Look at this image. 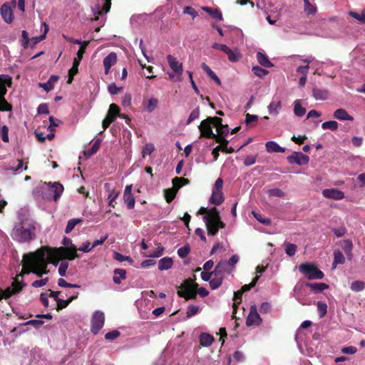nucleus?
<instances>
[{
    "label": "nucleus",
    "mask_w": 365,
    "mask_h": 365,
    "mask_svg": "<svg viewBox=\"0 0 365 365\" xmlns=\"http://www.w3.org/2000/svg\"><path fill=\"white\" fill-rule=\"evenodd\" d=\"M76 251V246L67 249L63 247L58 249L41 247L36 252L25 254L22 260L23 268L20 273L21 278H23L24 275L31 272L38 277H41L47 272L46 268L49 262L56 266L60 259L66 258L69 260H73L79 257Z\"/></svg>",
    "instance_id": "nucleus-1"
},
{
    "label": "nucleus",
    "mask_w": 365,
    "mask_h": 365,
    "mask_svg": "<svg viewBox=\"0 0 365 365\" xmlns=\"http://www.w3.org/2000/svg\"><path fill=\"white\" fill-rule=\"evenodd\" d=\"M35 232V224L31 220L19 217V221L14 224L11 236L18 242H29L34 239Z\"/></svg>",
    "instance_id": "nucleus-2"
},
{
    "label": "nucleus",
    "mask_w": 365,
    "mask_h": 365,
    "mask_svg": "<svg viewBox=\"0 0 365 365\" xmlns=\"http://www.w3.org/2000/svg\"><path fill=\"white\" fill-rule=\"evenodd\" d=\"M197 215H204L202 220L205 223L209 235H215L220 228H224L225 227V223L221 221L218 210L215 207L208 209L201 207L197 212Z\"/></svg>",
    "instance_id": "nucleus-3"
},
{
    "label": "nucleus",
    "mask_w": 365,
    "mask_h": 365,
    "mask_svg": "<svg viewBox=\"0 0 365 365\" xmlns=\"http://www.w3.org/2000/svg\"><path fill=\"white\" fill-rule=\"evenodd\" d=\"M63 191V187L58 182L53 184L43 182L37 187L36 195L42 199L51 201L57 200Z\"/></svg>",
    "instance_id": "nucleus-4"
},
{
    "label": "nucleus",
    "mask_w": 365,
    "mask_h": 365,
    "mask_svg": "<svg viewBox=\"0 0 365 365\" xmlns=\"http://www.w3.org/2000/svg\"><path fill=\"white\" fill-rule=\"evenodd\" d=\"M212 126L215 127L217 130L224 133L220 130V127L222 126V119L217 117H209L200 123L199 126L200 135L208 138H215L216 135L213 133Z\"/></svg>",
    "instance_id": "nucleus-5"
},
{
    "label": "nucleus",
    "mask_w": 365,
    "mask_h": 365,
    "mask_svg": "<svg viewBox=\"0 0 365 365\" xmlns=\"http://www.w3.org/2000/svg\"><path fill=\"white\" fill-rule=\"evenodd\" d=\"M12 78L8 75L0 76V110L1 111L10 110L11 107L6 101L4 96L6 93V86H11Z\"/></svg>",
    "instance_id": "nucleus-6"
},
{
    "label": "nucleus",
    "mask_w": 365,
    "mask_h": 365,
    "mask_svg": "<svg viewBox=\"0 0 365 365\" xmlns=\"http://www.w3.org/2000/svg\"><path fill=\"white\" fill-rule=\"evenodd\" d=\"M299 270L309 279H321L324 277V273L311 263L300 264Z\"/></svg>",
    "instance_id": "nucleus-7"
},
{
    "label": "nucleus",
    "mask_w": 365,
    "mask_h": 365,
    "mask_svg": "<svg viewBox=\"0 0 365 365\" xmlns=\"http://www.w3.org/2000/svg\"><path fill=\"white\" fill-rule=\"evenodd\" d=\"M19 278H21L20 274L12 282L11 287H8L4 291L0 290V301L3 298L7 299L11 297L12 295L19 293L22 289L25 284L21 283L19 281Z\"/></svg>",
    "instance_id": "nucleus-8"
},
{
    "label": "nucleus",
    "mask_w": 365,
    "mask_h": 365,
    "mask_svg": "<svg viewBox=\"0 0 365 365\" xmlns=\"http://www.w3.org/2000/svg\"><path fill=\"white\" fill-rule=\"evenodd\" d=\"M189 182V180L185 178H175L173 180L174 187L172 189H168L165 191L166 201L170 202L175 197V195L178 189L183 185H186Z\"/></svg>",
    "instance_id": "nucleus-9"
},
{
    "label": "nucleus",
    "mask_w": 365,
    "mask_h": 365,
    "mask_svg": "<svg viewBox=\"0 0 365 365\" xmlns=\"http://www.w3.org/2000/svg\"><path fill=\"white\" fill-rule=\"evenodd\" d=\"M105 322L104 313L100 310L96 311L91 318V331L96 334L103 328Z\"/></svg>",
    "instance_id": "nucleus-10"
},
{
    "label": "nucleus",
    "mask_w": 365,
    "mask_h": 365,
    "mask_svg": "<svg viewBox=\"0 0 365 365\" xmlns=\"http://www.w3.org/2000/svg\"><path fill=\"white\" fill-rule=\"evenodd\" d=\"M111 0H101L92 8L93 20L97 21L99 16L107 14L110 9Z\"/></svg>",
    "instance_id": "nucleus-11"
},
{
    "label": "nucleus",
    "mask_w": 365,
    "mask_h": 365,
    "mask_svg": "<svg viewBox=\"0 0 365 365\" xmlns=\"http://www.w3.org/2000/svg\"><path fill=\"white\" fill-rule=\"evenodd\" d=\"M197 284H192L191 283H185L180 290L178 291V294L180 297L185 298L186 300L194 299L196 298Z\"/></svg>",
    "instance_id": "nucleus-12"
},
{
    "label": "nucleus",
    "mask_w": 365,
    "mask_h": 365,
    "mask_svg": "<svg viewBox=\"0 0 365 365\" xmlns=\"http://www.w3.org/2000/svg\"><path fill=\"white\" fill-rule=\"evenodd\" d=\"M262 322V319L257 312V309L255 305L250 307V313L246 319L247 326H257Z\"/></svg>",
    "instance_id": "nucleus-13"
},
{
    "label": "nucleus",
    "mask_w": 365,
    "mask_h": 365,
    "mask_svg": "<svg viewBox=\"0 0 365 365\" xmlns=\"http://www.w3.org/2000/svg\"><path fill=\"white\" fill-rule=\"evenodd\" d=\"M0 14L3 20L7 24H11L14 19L12 6L9 3H4L0 8Z\"/></svg>",
    "instance_id": "nucleus-14"
},
{
    "label": "nucleus",
    "mask_w": 365,
    "mask_h": 365,
    "mask_svg": "<svg viewBox=\"0 0 365 365\" xmlns=\"http://www.w3.org/2000/svg\"><path fill=\"white\" fill-rule=\"evenodd\" d=\"M289 163L297 164L299 165H307L309 161V158L300 152H294L291 155L287 157Z\"/></svg>",
    "instance_id": "nucleus-15"
},
{
    "label": "nucleus",
    "mask_w": 365,
    "mask_h": 365,
    "mask_svg": "<svg viewBox=\"0 0 365 365\" xmlns=\"http://www.w3.org/2000/svg\"><path fill=\"white\" fill-rule=\"evenodd\" d=\"M168 62L170 67V68L177 74L178 78L177 81H180V76L182 74L183 72V67L182 63H180L177 58L171 55H168Z\"/></svg>",
    "instance_id": "nucleus-16"
},
{
    "label": "nucleus",
    "mask_w": 365,
    "mask_h": 365,
    "mask_svg": "<svg viewBox=\"0 0 365 365\" xmlns=\"http://www.w3.org/2000/svg\"><path fill=\"white\" fill-rule=\"evenodd\" d=\"M322 195L326 198L335 200H340L344 197V193L342 191L335 188L325 189L322 191Z\"/></svg>",
    "instance_id": "nucleus-17"
},
{
    "label": "nucleus",
    "mask_w": 365,
    "mask_h": 365,
    "mask_svg": "<svg viewBox=\"0 0 365 365\" xmlns=\"http://www.w3.org/2000/svg\"><path fill=\"white\" fill-rule=\"evenodd\" d=\"M117 62V55L114 52L110 53L106 56L103 61V66L105 68V73L107 75L110 72V68L114 66Z\"/></svg>",
    "instance_id": "nucleus-18"
},
{
    "label": "nucleus",
    "mask_w": 365,
    "mask_h": 365,
    "mask_svg": "<svg viewBox=\"0 0 365 365\" xmlns=\"http://www.w3.org/2000/svg\"><path fill=\"white\" fill-rule=\"evenodd\" d=\"M232 271V269L230 267L226 261L222 260L218 262L214 270L215 275H221L223 274H230Z\"/></svg>",
    "instance_id": "nucleus-19"
},
{
    "label": "nucleus",
    "mask_w": 365,
    "mask_h": 365,
    "mask_svg": "<svg viewBox=\"0 0 365 365\" xmlns=\"http://www.w3.org/2000/svg\"><path fill=\"white\" fill-rule=\"evenodd\" d=\"M104 187L106 190V192H108V199L109 200L108 205L114 207L115 205L113 202L118 197L119 192H117L115 190V189L112 188L109 183H106Z\"/></svg>",
    "instance_id": "nucleus-20"
},
{
    "label": "nucleus",
    "mask_w": 365,
    "mask_h": 365,
    "mask_svg": "<svg viewBox=\"0 0 365 365\" xmlns=\"http://www.w3.org/2000/svg\"><path fill=\"white\" fill-rule=\"evenodd\" d=\"M334 117L339 120L353 121L354 118L350 115L347 111L343 108L336 109L334 114Z\"/></svg>",
    "instance_id": "nucleus-21"
},
{
    "label": "nucleus",
    "mask_w": 365,
    "mask_h": 365,
    "mask_svg": "<svg viewBox=\"0 0 365 365\" xmlns=\"http://www.w3.org/2000/svg\"><path fill=\"white\" fill-rule=\"evenodd\" d=\"M266 150L268 153H284L285 148L281 147L275 141H268L265 144Z\"/></svg>",
    "instance_id": "nucleus-22"
},
{
    "label": "nucleus",
    "mask_w": 365,
    "mask_h": 365,
    "mask_svg": "<svg viewBox=\"0 0 365 365\" xmlns=\"http://www.w3.org/2000/svg\"><path fill=\"white\" fill-rule=\"evenodd\" d=\"M224 199L222 191L212 190L210 198V202L215 205H220L223 202Z\"/></svg>",
    "instance_id": "nucleus-23"
},
{
    "label": "nucleus",
    "mask_w": 365,
    "mask_h": 365,
    "mask_svg": "<svg viewBox=\"0 0 365 365\" xmlns=\"http://www.w3.org/2000/svg\"><path fill=\"white\" fill-rule=\"evenodd\" d=\"M173 265V260L171 257H165L161 258L158 262V269L160 271L168 270Z\"/></svg>",
    "instance_id": "nucleus-24"
},
{
    "label": "nucleus",
    "mask_w": 365,
    "mask_h": 365,
    "mask_svg": "<svg viewBox=\"0 0 365 365\" xmlns=\"http://www.w3.org/2000/svg\"><path fill=\"white\" fill-rule=\"evenodd\" d=\"M58 77L57 76H51L46 83H40L39 86L45 90L46 92L51 91L56 83L58 81Z\"/></svg>",
    "instance_id": "nucleus-25"
},
{
    "label": "nucleus",
    "mask_w": 365,
    "mask_h": 365,
    "mask_svg": "<svg viewBox=\"0 0 365 365\" xmlns=\"http://www.w3.org/2000/svg\"><path fill=\"white\" fill-rule=\"evenodd\" d=\"M257 59L258 63L263 67L272 68L274 66L264 53L258 52L257 53Z\"/></svg>",
    "instance_id": "nucleus-26"
},
{
    "label": "nucleus",
    "mask_w": 365,
    "mask_h": 365,
    "mask_svg": "<svg viewBox=\"0 0 365 365\" xmlns=\"http://www.w3.org/2000/svg\"><path fill=\"white\" fill-rule=\"evenodd\" d=\"M113 281L115 284H120L123 279L126 278V271L123 269H115L113 271Z\"/></svg>",
    "instance_id": "nucleus-27"
},
{
    "label": "nucleus",
    "mask_w": 365,
    "mask_h": 365,
    "mask_svg": "<svg viewBox=\"0 0 365 365\" xmlns=\"http://www.w3.org/2000/svg\"><path fill=\"white\" fill-rule=\"evenodd\" d=\"M199 340L201 346L207 347L212 345L214 338L210 334L202 333L199 336Z\"/></svg>",
    "instance_id": "nucleus-28"
},
{
    "label": "nucleus",
    "mask_w": 365,
    "mask_h": 365,
    "mask_svg": "<svg viewBox=\"0 0 365 365\" xmlns=\"http://www.w3.org/2000/svg\"><path fill=\"white\" fill-rule=\"evenodd\" d=\"M282 108V103L280 101H273L267 106L269 113L270 115H277L279 114Z\"/></svg>",
    "instance_id": "nucleus-29"
},
{
    "label": "nucleus",
    "mask_w": 365,
    "mask_h": 365,
    "mask_svg": "<svg viewBox=\"0 0 365 365\" xmlns=\"http://www.w3.org/2000/svg\"><path fill=\"white\" fill-rule=\"evenodd\" d=\"M144 108L145 109L149 112L151 113L155 110V109L158 106V100L155 98H150L147 101L143 102Z\"/></svg>",
    "instance_id": "nucleus-30"
},
{
    "label": "nucleus",
    "mask_w": 365,
    "mask_h": 365,
    "mask_svg": "<svg viewBox=\"0 0 365 365\" xmlns=\"http://www.w3.org/2000/svg\"><path fill=\"white\" fill-rule=\"evenodd\" d=\"M164 250L165 249L162 245H158L155 249L150 250L148 254H143V256L146 257L158 258L163 255Z\"/></svg>",
    "instance_id": "nucleus-31"
},
{
    "label": "nucleus",
    "mask_w": 365,
    "mask_h": 365,
    "mask_svg": "<svg viewBox=\"0 0 365 365\" xmlns=\"http://www.w3.org/2000/svg\"><path fill=\"white\" fill-rule=\"evenodd\" d=\"M119 113H120V109H119L118 106L115 103H112L110 105L107 116L110 117V118H113V120L115 119V118L117 116L124 118L125 116L123 115H120Z\"/></svg>",
    "instance_id": "nucleus-32"
},
{
    "label": "nucleus",
    "mask_w": 365,
    "mask_h": 365,
    "mask_svg": "<svg viewBox=\"0 0 365 365\" xmlns=\"http://www.w3.org/2000/svg\"><path fill=\"white\" fill-rule=\"evenodd\" d=\"M226 54L227 55L229 61L231 62H237L242 57V55L238 49L232 50L229 48L226 52Z\"/></svg>",
    "instance_id": "nucleus-33"
},
{
    "label": "nucleus",
    "mask_w": 365,
    "mask_h": 365,
    "mask_svg": "<svg viewBox=\"0 0 365 365\" xmlns=\"http://www.w3.org/2000/svg\"><path fill=\"white\" fill-rule=\"evenodd\" d=\"M334 262L332 264L333 269H335L337 264H344L345 262V258L343 253L339 250H336L334 252Z\"/></svg>",
    "instance_id": "nucleus-34"
},
{
    "label": "nucleus",
    "mask_w": 365,
    "mask_h": 365,
    "mask_svg": "<svg viewBox=\"0 0 365 365\" xmlns=\"http://www.w3.org/2000/svg\"><path fill=\"white\" fill-rule=\"evenodd\" d=\"M294 113L298 117H302L306 113V109L302 107L301 101L296 100L294 102Z\"/></svg>",
    "instance_id": "nucleus-35"
},
{
    "label": "nucleus",
    "mask_w": 365,
    "mask_h": 365,
    "mask_svg": "<svg viewBox=\"0 0 365 365\" xmlns=\"http://www.w3.org/2000/svg\"><path fill=\"white\" fill-rule=\"evenodd\" d=\"M312 93L313 96L316 100L324 101L328 98L329 93L326 90L314 88Z\"/></svg>",
    "instance_id": "nucleus-36"
},
{
    "label": "nucleus",
    "mask_w": 365,
    "mask_h": 365,
    "mask_svg": "<svg viewBox=\"0 0 365 365\" xmlns=\"http://www.w3.org/2000/svg\"><path fill=\"white\" fill-rule=\"evenodd\" d=\"M78 292H76L74 295L70 297L68 299L64 300L61 299H58L57 305L58 309H63L66 308L73 299H76L78 297Z\"/></svg>",
    "instance_id": "nucleus-37"
},
{
    "label": "nucleus",
    "mask_w": 365,
    "mask_h": 365,
    "mask_svg": "<svg viewBox=\"0 0 365 365\" xmlns=\"http://www.w3.org/2000/svg\"><path fill=\"white\" fill-rule=\"evenodd\" d=\"M83 56V51H78L77 52V57L74 58L73 66L71 69H72V72L73 73H78V66L80 64L81 61L82 60Z\"/></svg>",
    "instance_id": "nucleus-38"
},
{
    "label": "nucleus",
    "mask_w": 365,
    "mask_h": 365,
    "mask_svg": "<svg viewBox=\"0 0 365 365\" xmlns=\"http://www.w3.org/2000/svg\"><path fill=\"white\" fill-rule=\"evenodd\" d=\"M339 128V124L335 120L326 121L322 124L323 130H336Z\"/></svg>",
    "instance_id": "nucleus-39"
},
{
    "label": "nucleus",
    "mask_w": 365,
    "mask_h": 365,
    "mask_svg": "<svg viewBox=\"0 0 365 365\" xmlns=\"http://www.w3.org/2000/svg\"><path fill=\"white\" fill-rule=\"evenodd\" d=\"M200 307L197 305L190 304L187 307L186 312V318L189 319L198 314Z\"/></svg>",
    "instance_id": "nucleus-40"
},
{
    "label": "nucleus",
    "mask_w": 365,
    "mask_h": 365,
    "mask_svg": "<svg viewBox=\"0 0 365 365\" xmlns=\"http://www.w3.org/2000/svg\"><path fill=\"white\" fill-rule=\"evenodd\" d=\"M307 286L310 287L314 291L322 292L328 288V285L324 283H307Z\"/></svg>",
    "instance_id": "nucleus-41"
},
{
    "label": "nucleus",
    "mask_w": 365,
    "mask_h": 365,
    "mask_svg": "<svg viewBox=\"0 0 365 365\" xmlns=\"http://www.w3.org/2000/svg\"><path fill=\"white\" fill-rule=\"evenodd\" d=\"M285 252L289 257H292L295 255L297 247L295 244L284 242Z\"/></svg>",
    "instance_id": "nucleus-42"
},
{
    "label": "nucleus",
    "mask_w": 365,
    "mask_h": 365,
    "mask_svg": "<svg viewBox=\"0 0 365 365\" xmlns=\"http://www.w3.org/2000/svg\"><path fill=\"white\" fill-rule=\"evenodd\" d=\"M304 4V11L308 15H314L317 12V8L312 5L309 0H303Z\"/></svg>",
    "instance_id": "nucleus-43"
},
{
    "label": "nucleus",
    "mask_w": 365,
    "mask_h": 365,
    "mask_svg": "<svg viewBox=\"0 0 365 365\" xmlns=\"http://www.w3.org/2000/svg\"><path fill=\"white\" fill-rule=\"evenodd\" d=\"M81 221V219L79 218H73L68 220L65 230V232L67 234L70 233L74 229L76 225L80 223Z\"/></svg>",
    "instance_id": "nucleus-44"
},
{
    "label": "nucleus",
    "mask_w": 365,
    "mask_h": 365,
    "mask_svg": "<svg viewBox=\"0 0 365 365\" xmlns=\"http://www.w3.org/2000/svg\"><path fill=\"white\" fill-rule=\"evenodd\" d=\"M205 11H207L212 18L218 19L219 21H222V15L220 10L218 9H211L210 8L205 7L203 9Z\"/></svg>",
    "instance_id": "nucleus-45"
},
{
    "label": "nucleus",
    "mask_w": 365,
    "mask_h": 365,
    "mask_svg": "<svg viewBox=\"0 0 365 365\" xmlns=\"http://www.w3.org/2000/svg\"><path fill=\"white\" fill-rule=\"evenodd\" d=\"M215 278H212L210 281V286L212 289H217L222 283V276L215 275Z\"/></svg>",
    "instance_id": "nucleus-46"
},
{
    "label": "nucleus",
    "mask_w": 365,
    "mask_h": 365,
    "mask_svg": "<svg viewBox=\"0 0 365 365\" xmlns=\"http://www.w3.org/2000/svg\"><path fill=\"white\" fill-rule=\"evenodd\" d=\"M365 288V283L362 281H354L350 286V289L354 292H360Z\"/></svg>",
    "instance_id": "nucleus-47"
},
{
    "label": "nucleus",
    "mask_w": 365,
    "mask_h": 365,
    "mask_svg": "<svg viewBox=\"0 0 365 365\" xmlns=\"http://www.w3.org/2000/svg\"><path fill=\"white\" fill-rule=\"evenodd\" d=\"M252 213L254 217L257 221L261 222L262 224L268 225H269L271 223L270 219H269L267 217H262V215L259 212H256V211H252Z\"/></svg>",
    "instance_id": "nucleus-48"
},
{
    "label": "nucleus",
    "mask_w": 365,
    "mask_h": 365,
    "mask_svg": "<svg viewBox=\"0 0 365 365\" xmlns=\"http://www.w3.org/2000/svg\"><path fill=\"white\" fill-rule=\"evenodd\" d=\"M42 25L44 26V32L42 35L31 38V41L34 44L38 43V42L41 41L46 38V35L48 31V26L46 24V22H43Z\"/></svg>",
    "instance_id": "nucleus-49"
},
{
    "label": "nucleus",
    "mask_w": 365,
    "mask_h": 365,
    "mask_svg": "<svg viewBox=\"0 0 365 365\" xmlns=\"http://www.w3.org/2000/svg\"><path fill=\"white\" fill-rule=\"evenodd\" d=\"M252 71L255 76H257V77H259V78L264 77L269 73L268 71H267L264 68H262L261 67H259L258 66H253L252 68Z\"/></svg>",
    "instance_id": "nucleus-50"
},
{
    "label": "nucleus",
    "mask_w": 365,
    "mask_h": 365,
    "mask_svg": "<svg viewBox=\"0 0 365 365\" xmlns=\"http://www.w3.org/2000/svg\"><path fill=\"white\" fill-rule=\"evenodd\" d=\"M190 252V247L188 244L185 245L183 247L178 250V255L180 258H185Z\"/></svg>",
    "instance_id": "nucleus-51"
},
{
    "label": "nucleus",
    "mask_w": 365,
    "mask_h": 365,
    "mask_svg": "<svg viewBox=\"0 0 365 365\" xmlns=\"http://www.w3.org/2000/svg\"><path fill=\"white\" fill-rule=\"evenodd\" d=\"M123 200L128 209L134 208L135 200L133 195H123Z\"/></svg>",
    "instance_id": "nucleus-52"
},
{
    "label": "nucleus",
    "mask_w": 365,
    "mask_h": 365,
    "mask_svg": "<svg viewBox=\"0 0 365 365\" xmlns=\"http://www.w3.org/2000/svg\"><path fill=\"white\" fill-rule=\"evenodd\" d=\"M155 150V146L152 143H146L142 150V156L145 158L146 155H150Z\"/></svg>",
    "instance_id": "nucleus-53"
},
{
    "label": "nucleus",
    "mask_w": 365,
    "mask_h": 365,
    "mask_svg": "<svg viewBox=\"0 0 365 365\" xmlns=\"http://www.w3.org/2000/svg\"><path fill=\"white\" fill-rule=\"evenodd\" d=\"M349 15L356 19L360 23H365V9L361 11V13H356L354 11H350Z\"/></svg>",
    "instance_id": "nucleus-54"
},
{
    "label": "nucleus",
    "mask_w": 365,
    "mask_h": 365,
    "mask_svg": "<svg viewBox=\"0 0 365 365\" xmlns=\"http://www.w3.org/2000/svg\"><path fill=\"white\" fill-rule=\"evenodd\" d=\"M317 309L319 313V317L322 318L327 314V305L326 303L322 302H317Z\"/></svg>",
    "instance_id": "nucleus-55"
},
{
    "label": "nucleus",
    "mask_w": 365,
    "mask_h": 365,
    "mask_svg": "<svg viewBox=\"0 0 365 365\" xmlns=\"http://www.w3.org/2000/svg\"><path fill=\"white\" fill-rule=\"evenodd\" d=\"M98 149L99 143L98 142H96L89 150L84 151V155L86 156V158H89L93 154H95L98 150Z\"/></svg>",
    "instance_id": "nucleus-56"
},
{
    "label": "nucleus",
    "mask_w": 365,
    "mask_h": 365,
    "mask_svg": "<svg viewBox=\"0 0 365 365\" xmlns=\"http://www.w3.org/2000/svg\"><path fill=\"white\" fill-rule=\"evenodd\" d=\"M200 116V109L199 108H196L194 110H192L191 113L190 114L188 119L187 120V124H190L193 120L197 119Z\"/></svg>",
    "instance_id": "nucleus-57"
},
{
    "label": "nucleus",
    "mask_w": 365,
    "mask_h": 365,
    "mask_svg": "<svg viewBox=\"0 0 365 365\" xmlns=\"http://www.w3.org/2000/svg\"><path fill=\"white\" fill-rule=\"evenodd\" d=\"M132 96L130 93H126L121 99V103L125 107H128L131 105Z\"/></svg>",
    "instance_id": "nucleus-58"
},
{
    "label": "nucleus",
    "mask_w": 365,
    "mask_h": 365,
    "mask_svg": "<svg viewBox=\"0 0 365 365\" xmlns=\"http://www.w3.org/2000/svg\"><path fill=\"white\" fill-rule=\"evenodd\" d=\"M113 258L120 262H123L124 261H129L131 262L133 261L129 257L124 256L122 254L118 253L117 252H114Z\"/></svg>",
    "instance_id": "nucleus-59"
},
{
    "label": "nucleus",
    "mask_w": 365,
    "mask_h": 365,
    "mask_svg": "<svg viewBox=\"0 0 365 365\" xmlns=\"http://www.w3.org/2000/svg\"><path fill=\"white\" fill-rule=\"evenodd\" d=\"M93 248V246H92V245L89 242L86 241L83 242L78 250L83 252H89L90 251H91Z\"/></svg>",
    "instance_id": "nucleus-60"
},
{
    "label": "nucleus",
    "mask_w": 365,
    "mask_h": 365,
    "mask_svg": "<svg viewBox=\"0 0 365 365\" xmlns=\"http://www.w3.org/2000/svg\"><path fill=\"white\" fill-rule=\"evenodd\" d=\"M120 331L118 330H113L106 334L105 338L107 340H113L117 339L120 336Z\"/></svg>",
    "instance_id": "nucleus-61"
},
{
    "label": "nucleus",
    "mask_w": 365,
    "mask_h": 365,
    "mask_svg": "<svg viewBox=\"0 0 365 365\" xmlns=\"http://www.w3.org/2000/svg\"><path fill=\"white\" fill-rule=\"evenodd\" d=\"M49 122L50 125L48 126V130L51 131H53L54 128L58 126L61 123L60 120L55 118L53 116L49 117Z\"/></svg>",
    "instance_id": "nucleus-62"
},
{
    "label": "nucleus",
    "mask_w": 365,
    "mask_h": 365,
    "mask_svg": "<svg viewBox=\"0 0 365 365\" xmlns=\"http://www.w3.org/2000/svg\"><path fill=\"white\" fill-rule=\"evenodd\" d=\"M259 277V276H256L252 282L251 283H250L249 284H245L244 285L242 289H241V291L242 292V293L247 292V291H249L251 288H252L253 287H255V285L256 284L257 282L258 281Z\"/></svg>",
    "instance_id": "nucleus-63"
},
{
    "label": "nucleus",
    "mask_w": 365,
    "mask_h": 365,
    "mask_svg": "<svg viewBox=\"0 0 365 365\" xmlns=\"http://www.w3.org/2000/svg\"><path fill=\"white\" fill-rule=\"evenodd\" d=\"M240 257L237 255H233L228 261H226L230 268L233 269L235 264L239 262Z\"/></svg>",
    "instance_id": "nucleus-64"
}]
</instances>
